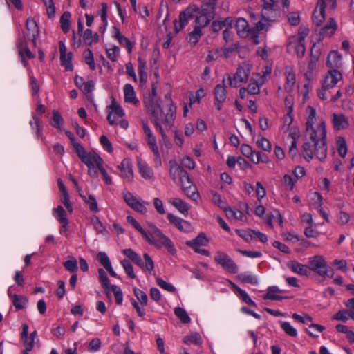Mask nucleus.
I'll return each mask as SVG.
<instances>
[{
  "label": "nucleus",
  "mask_w": 354,
  "mask_h": 354,
  "mask_svg": "<svg viewBox=\"0 0 354 354\" xmlns=\"http://www.w3.org/2000/svg\"><path fill=\"white\" fill-rule=\"evenodd\" d=\"M145 107L151 113L152 121L159 131L162 139L166 141L167 137L165 130L171 129L175 120L176 107L174 105L169 94H167L162 101L154 102V100H145Z\"/></svg>",
  "instance_id": "nucleus-1"
},
{
  "label": "nucleus",
  "mask_w": 354,
  "mask_h": 354,
  "mask_svg": "<svg viewBox=\"0 0 354 354\" xmlns=\"http://www.w3.org/2000/svg\"><path fill=\"white\" fill-rule=\"evenodd\" d=\"M305 138L306 142L302 146L304 158L310 162L315 156L323 161L327 154L325 122L322 121L315 127L306 128Z\"/></svg>",
  "instance_id": "nucleus-2"
},
{
  "label": "nucleus",
  "mask_w": 354,
  "mask_h": 354,
  "mask_svg": "<svg viewBox=\"0 0 354 354\" xmlns=\"http://www.w3.org/2000/svg\"><path fill=\"white\" fill-rule=\"evenodd\" d=\"M149 229L143 237L149 244L153 245L157 248H165L167 251L174 254L176 250L171 239L165 235L155 225L149 223Z\"/></svg>",
  "instance_id": "nucleus-3"
},
{
  "label": "nucleus",
  "mask_w": 354,
  "mask_h": 354,
  "mask_svg": "<svg viewBox=\"0 0 354 354\" xmlns=\"http://www.w3.org/2000/svg\"><path fill=\"white\" fill-rule=\"evenodd\" d=\"M281 6L288 8L289 0H263L262 18L266 21H276L280 16Z\"/></svg>",
  "instance_id": "nucleus-4"
},
{
  "label": "nucleus",
  "mask_w": 354,
  "mask_h": 354,
  "mask_svg": "<svg viewBox=\"0 0 354 354\" xmlns=\"http://www.w3.org/2000/svg\"><path fill=\"white\" fill-rule=\"evenodd\" d=\"M342 78V74L337 69L330 70L323 81L322 88L317 91L319 97L323 100H327L326 91L333 89Z\"/></svg>",
  "instance_id": "nucleus-5"
},
{
  "label": "nucleus",
  "mask_w": 354,
  "mask_h": 354,
  "mask_svg": "<svg viewBox=\"0 0 354 354\" xmlns=\"http://www.w3.org/2000/svg\"><path fill=\"white\" fill-rule=\"evenodd\" d=\"M73 147L79 158L88 167L95 165L97 167L103 165V160L95 151L86 152L80 144H73Z\"/></svg>",
  "instance_id": "nucleus-6"
},
{
  "label": "nucleus",
  "mask_w": 354,
  "mask_h": 354,
  "mask_svg": "<svg viewBox=\"0 0 354 354\" xmlns=\"http://www.w3.org/2000/svg\"><path fill=\"white\" fill-rule=\"evenodd\" d=\"M250 74V66L249 64L243 63L238 67L233 80L230 75H227L228 84L234 87L238 86L239 83H245L248 80Z\"/></svg>",
  "instance_id": "nucleus-7"
},
{
  "label": "nucleus",
  "mask_w": 354,
  "mask_h": 354,
  "mask_svg": "<svg viewBox=\"0 0 354 354\" xmlns=\"http://www.w3.org/2000/svg\"><path fill=\"white\" fill-rule=\"evenodd\" d=\"M214 261L221 265L226 271L236 274L238 272V266L227 254L218 251L214 256Z\"/></svg>",
  "instance_id": "nucleus-8"
},
{
  "label": "nucleus",
  "mask_w": 354,
  "mask_h": 354,
  "mask_svg": "<svg viewBox=\"0 0 354 354\" xmlns=\"http://www.w3.org/2000/svg\"><path fill=\"white\" fill-rule=\"evenodd\" d=\"M308 269L315 272L322 277H325L328 274V265L322 256H314L308 263Z\"/></svg>",
  "instance_id": "nucleus-9"
},
{
  "label": "nucleus",
  "mask_w": 354,
  "mask_h": 354,
  "mask_svg": "<svg viewBox=\"0 0 354 354\" xmlns=\"http://www.w3.org/2000/svg\"><path fill=\"white\" fill-rule=\"evenodd\" d=\"M225 79L223 78L222 84H217L214 89V106L218 111L223 107V104L225 102L227 97Z\"/></svg>",
  "instance_id": "nucleus-10"
},
{
  "label": "nucleus",
  "mask_w": 354,
  "mask_h": 354,
  "mask_svg": "<svg viewBox=\"0 0 354 354\" xmlns=\"http://www.w3.org/2000/svg\"><path fill=\"white\" fill-rule=\"evenodd\" d=\"M26 34H23L27 39L30 40L34 47L37 46V37L39 36V30L37 24L35 19L32 17H28L26 23Z\"/></svg>",
  "instance_id": "nucleus-11"
},
{
  "label": "nucleus",
  "mask_w": 354,
  "mask_h": 354,
  "mask_svg": "<svg viewBox=\"0 0 354 354\" xmlns=\"http://www.w3.org/2000/svg\"><path fill=\"white\" fill-rule=\"evenodd\" d=\"M17 48L19 55L21 57V61L24 65H26L27 64L26 58L32 59L35 57V55L28 47L26 38L24 35H21L19 37L17 42Z\"/></svg>",
  "instance_id": "nucleus-12"
},
{
  "label": "nucleus",
  "mask_w": 354,
  "mask_h": 354,
  "mask_svg": "<svg viewBox=\"0 0 354 354\" xmlns=\"http://www.w3.org/2000/svg\"><path fill=\"white\" fill-rule=\"evenodd\" d=\"M180 183L184 192L190 198L196 199L198 196V193L196 192V187L192 185V182L187 171H184L178 180Z\"/></svg>",
  "instance_id": "nucleus-13"
},
{
  "label": "nucleus",
  "mask_w": 354,
  "mask_h": 354,
  "mask_svg": "<svg viewBox=\"0 0 354 354\" xmlns=\"http://www.w3.org/2000/svg\"><path fill=\"white\" fill-rule=\"evenodd\" d=\"M266 82V75L261 73L254 74L248 86L247 91L250 95H257L260 93V88Z\"/></svg>",
  "instance_id": "nucleus-14"
},
{
  "label": "nucleus",
  "mask_w": 354,
  "mask_h": 354,
  "mask_svg": "<svg viewBox=\"0 0 354 354\" xmlns=\"http://www.w3.org/2000/svg\"><path fill=\"white\" fill-rule=\"evenodd\" d=\"M111 111L107 116V120L111 125L117 124L118 120L124 115L122 108L118 105L115 101H113L111 105L108 106Z\"/></svg>",
  "instance_id": "nucleus-15"
},
{
  "label": "nucleus",
  "mask_w": 354,
  "mask_h": 354,
  "mask_svg": "<svg viewBox=\"0 0 354 354\" xmlns=\"http://www.w3.org/2000/svg\"><path fill=\"white\" fill-rule=\"evenodd\" d=\"M194 18L193 10L190 8H187L181 12L179 15V21H176L174 24L175 30L177 32L182 30L185 26L188 24L189 20Z\"/></svg>",
  "instance_id": "nucleus-16"
},
{
  "label": "nucleus",
  "mask_w": 354,
  "mask_h": 354,
  "mask_svg": "<svg viewBox=\"0 0 354 354\" xmlns=\"http://www.w3.org/2000/svg\"><path fill=\"white\" fill-rule=\"evenodd\" d=\"M325 7L324 1H318L317 7L313 13V23L316 26H319L325 19Z\"/></svg>",
  "instance_id": "nucleus-17"
},
{
  "label": "nucleus",
  "mask_w": 354,
  "mask_h": 354,
  "mask_svg": "<svg viewBox=\"0 0 354 354\" xmlns=\"http://www.w3.org/2000/svg\"><path fill=\"white\" fill-rule=\"evenodd\" d=\"M118 167L121 172V176L128 182H131L133 178L131 160L127 158L124 159Z\"/></svg>",
  "instance_id": "nucleus-18"
},
{
  "label": "nucleus",
  "mask_w": 354,
  "mask_h": 354,
  "mask_svg": "<svg viewBox=\"0 0 354 354\" xmlns=\"http://www.w3.org/2000/svg\"><path fill=\"white\" fill-rule=\"evenodd\" d=\"M167 218L171 223L174 225L181 232H187L191 230V225L189 222L169 213Z\"/></svg>",
  "instance_id": "nucleus-19"
},
{
  "label": "nucleus",
  "mask_w": 354,
  "mask_h": 354,
  "mask_svg": "<svg viewBox=\"0 0 354 354\" xmlns=\"http://www.w3.org/2000/svg\"><path fill=\"white\" fill-rule=\"evenodd\" d=\"M248 26V22L244 18H238L235 24L237 34L244 38L248 37L250 32L252 33V29H250Z\"/></svg>",
  "instance_id": "nucleus-20"
},
{
  "label": "nucleus",
  "mask_w": 354,
  "mask_h": 354,
  "mask_svg": "<svg viewBox=\"0 0 354 354\" xmlns=\"http://www.w3.org/2000/svg\"><path fill=\"white\" fill-rule=\"evenodd\" d=\"M28 326L26 324L22 325V331L21 333V339L23 342L24 348L26 351H30L32 350L35 344V341L32 337H30L28 335Z\"/></svg>",
  "instance_id": "nucleus-21"
},
{
  "label": "nucleus",
  "mask_w": 354,
  "mask_h": 354,
  "mask_svg": "<svg viewBox=\"0 0 354 354\" xmlns=\"http://www.w3.org/2000/svg\"><path fill=\"white\" fill-rule=\"evenodd\" d=\"M145 263L143 262L140 256L133 261L137 266L140 267L142 270H147L149 272H151L154 269V263L150 256L147 253H145L143 255Z\"/></svg>",
  "instance_id": "nucleus-22"
},
{
  "label": "nucleus",
  "mask_w": 354,
  "mask_h": 354,
  "mask_svg": "<svg viewBox=\"0 0 354 354\" xmlns=\"http://www.w3.org/2000/svg\"><path fill=\"white\" fill-rule=\"evenodd\" d=\"M337 28L336 21L333 18H330L327 24L321 28L319 36L322 37H331L335 33Z\"/></svg>",
  "instance_id": "nucleus-23"
},
{
  "label": "nucleus",
  "mask_w": 354,
  "mask_h": 354,
  "mask_svg": "<svg viewBox=\"0 0 354 354\" xmlns=\"http://www.w3.org/2000/svg\"><path fill=\"white\" fill-rule=\"evenodd\" d=\"M327 66L333 69H336L342 66V56L337 51H332L327 57Z\"/></svg>",
  "instance_id": "nucleus-24"
},
{
  "label": "nucleus",
  "mask_w": 354,
  "mask_h": 354,
  "mask_svg": "<svg viewBox=\"0 0 354 354\" xmlns=\"http://www.w3.org/2000/svg\"><path fill=\"white\" fill-rule=\"evenodd\" d=\"M333 124L337 130L346 129L349 126L348 120L342 114L334 113L333 115Z\"/></svg>",
  "instance_id": "nucleus-25"
},
{
  "label": "nucleus",
  "mask_w": 354,
  "mask_h": 354,
  "mask_svg": "<svg viewBox=\"0 0 354 354\" xmlns=\"http://www.w3.org/2000/svg\"><path fill=\"white\" fill-rule=\"evenodd\" d=\"M202 15L199 17H197L195 19V27H199L201 29L202 27H205L207 26L212 19H213L214 14L210 13L207 11H201Z\"/></svg>",
  "instance_id": "nucleus-26"
},
{
  "label": "nucleus",
  "mask_w": 354,
  "mask_h": 354,
  "mask_svg": "<svg viewBox=\"0 0 354 354\" xmlns=\"http://www.w3.org/2000/svg\"><path fill=\"white\" fill-rule=\"evenodd\" d=\"M287 267L293 272L300 275L306 276L308 272V267L296 261H291L287 263Z\"/></svg>",
  "instance_id": "nucleus-27"
},
{
  "label": "nucleus",
  "mask_w": 354,
  "mask_h": 354,
  "mask_svg": "<svg viewBox=\"0 0 354 354\" xmlns=\"http://www.w3.org/2000/svg\"><path fill=\"white\" fill-rule=\"evenodd\" d=\"M8 295L12 299V304L17 310L24 308L28 304V298L24 295H12L10 292H8Z\"/></svg>",
  "instance_id": "nucleus-28"
},
{
  "label": "nucleus",
  "mask_w": 354,
  "mask_h": 354,
  "mask_svg": "<svg viewBox=\"0 0 354 354\" xmlns=\"http://www.w3.org/2000/svg\"><path fill=\"white\" fill-rule=\"evenodd\" d=\"M184 171L182 166L178 165L175 161H169V175L174 182L180 179Z\"/></svg>",
  "instance_id": "nucleus-29"
},
{
  "label": "nucleus",
  "mask_w": 354,
  "mask_h": 354,
  "mask_svg": "<svg viewBox=\"0 0 354 354\" xmlns=\"http://www.w3.org/2000/svg\"><path fill=\"white\" fill-rule=\"evenodd\" d=\"M113 29L115 30L114 37L117 39V40L118 41L119 44L121 46L125 47L127 49L128 52L131 53L132 51L133 46L130 40L120 34L119 28L114 26Z\"/></svg>",
  "instance_id": "nucleus-30"
},
{
  "label": "nucleus",
  "mask_w": 354,
  "mask_h": 354,
  "mask_svg": "<svg viewBox=\"0 0 354 354\" xmlns=\"http://www.w3.org/2000/svg\"><path fill=\"white\" fill-rule=\"evenodd\" d=\"M124 95L126 102L136 104L138 102L133 87L130 84H127L124 86Z\"/></svg>",
  "instance_id": "nucleus-31"
},
{
  "label": "nucleus",
  "mask_w": 354,
  "mask_h": 354,
  "mask_svg": "<svg viewBox=\"0 0 354 354\" xmlns=\"http://www.w3.org/2000/svg\"><path fill=\"white\" fill-rule=\"evenodd\" d=\"M138 73L140 76V80L142 83H145L147 79V61L145 58L142 56H139L138 59Z\"/></svg>",
  "instance_id": "nucleus-32"
},
{
  "label": "nucleus",
  "mask_w": 354,
  "mask_h": 354,
  "mask_svg": "<svg viewBox=\"0 0 354 354\" xmlns=\"http://www.w3.org/2000/svg\"><path fill=\"white\" fill-rule=\"evenodd\" d=\"M138 167L139 169V172L142 178L149 180L153 177V172L146 162H143L141 160H138Z\"/></svg>",
  "instance_id": "nucleus-33"
},
{
  "label": "nucleus",
  "mask_w": 354,
  "mask_h": 354,
  "mask_svg": "<svg viewBox=\"0 0 354 354\" xmlns=\"http://www.w3.org/2000/svg\"><path fill=\"white\" fill-rule=\"evenodd\" d=\"M183 342L185 344L188 346L192 344L201 346L202 344L203 340L199 333H193L189 335L185 336L183 337Z\"/></svg>",
  "instance_id": "nucleus-34"
},
{
  "label": "nucleus",
  "mask_w": 354,
  "mask_h": 354,
  "mask_svg": "<svg viewBox=\"0 0 354 354\" xmlns=\"http://www.w3.org/2000/svg\"><path fill=\"white\" fill-rule=\"evenodd\" d=\"M208 240L203 233L199 234L194 239L187 241V245L192 248H196L201 245H206Z\"/></svg>",
  "instance_id": "nucleus-35"
},
{
  "label": "nucleus",
  "mask_w": 354,
  "mask_h": 354,
  "mask_svg": "<svg viewBox=\"0 0 354 354\" xmlns=\"http://www.w3.org/2000/svg\"><path fill=\"white\" fill-rule=\"evenodd\" d=\"M283 291L277 286H270L267 290V293L263 296L264 299L270 300H281L283 297L279 296L277 293H281Z\"/></svg>",
  "instance_id": "nucleus-36"
},
{
  "label": "nucleus",
  "mask_w": 354,
  "mask_h": 354,
  "mask_svg": "<svg viewBox=\"0 0 354 354\" xmlns=\"http://www.w3.org/2000/svg\"><path fill=\"white\" fill-rule=\"evenodd\" d=\"M170 203L182 214L187 215L189 209V207L187 203L180 198H173Z\"/></svg>",
  "instance_id": "nucleus-37"
},
{
  "label": "nucleus",
  "mask_w": 354,
  "mask_h": 354,
  "mask_svg": "<svg viewBox=\"0 0 354 354\" xmlns=\"http://www.w3.org/2000/svg\"><path fill=\"white\" fill-rule=\"evenodd\" d=\"M147 143L152 151L153 152L156 160H158L160 163V156L158 151V147L156 142V138L153 134L147 137Z\"/></svg>",
  "instance_id": "nucleus-38"
},
{
  "label": "nucleus",
  "mask_w": 354,
  "mask_h": 354,
  "mask_svg": "<svg viewBox=\"0 0 354 354\" xmlns=\"http://www.w3.org/2000/svg\"><path fill=\"white\" fill-rule=\"evenodd\" d=\"M71 17V13L68 11H66L60 17L61 28L64 33H67L69 31Z\"/></svg>",
  "instance_id": "nucleus-39"
},
{
  "label": "nucleus",
  "mask_w": 354,
  "mask_h": 354,
  "mask_svg": "<svg viewBox=\"0 0 354 354\" xmlns=\"http://www.w3.org/2000/svg\"><path fill=\"white\" fill-rule=\"evenodd\" d=\"M201 2V11H207L215 13L217 0H200Z\"/></svg>",
  "instance_id": "nucleus-40"
},
{
  "label": "nucleus",
  "mask_w": 354,
  "mask_h": 354,
  "mask_svg": "<svg viewBox=\"0 0 354 354\" xmlns=\"http://www.w3.org/2000/svg\"><path fill=\"white\" fill-rule=\"evenodd\" d=\"M203 32L199 27H195L194 30L189 34L187 37V41L189 44L195 45L199 41Z\"/></svg>",
  "instance_id": "nucleus-41"
},
{
  "label": "nucleus",
  "mask_w": 354,
  "mask_h": 354,
  "mask_svg": "<svg viewBox=\"0 0 354 354\" xmlns=\"http://www.w3.org/2000/svg\"><path fill=\"white\" fill-rule=\"evenodd\" d=\"M306 112L308 113V117H307V121L306 122V128L315 127V123L316 121V111H315V109L313 107L308 106L306 109Z\"/></svg>",
  "instance_id": "nucleus-42"
},
{
  "label": "nucleus",
  "mask_w": 354,
  "mask_h": 354,
  "mask_svg": "<svg viewBox=\"0 0 354 354\" xmlns=\"http://www.w3.org/2000/svg\"><path fill=\"white\" fill-rule=\"evenodd\" d=\"M97 272L99 275V281L101 283L102 286L109 292L111 286L110 284V281L106 273L102 268H99Z\"/></svg>",
  "instance_id": "nucleus-43"
},
{
  "label": "nucleus",
  "mask_w": 354,
  "mask_h": 354,
  "mask_svg": "<svg viewBox=\"0 0 354 354\" xmlns=\"http://www.w3.org/2000/svg\"><path fill=\"white\" fill-rule=\"evenodd\" d=\"M226 216L229 218H233L235 220L243 221L245 218L244 214L238 209H233L230 207L225 209V210Z\"/></svg>",
  "instance_id": "nucleus-44"
},
{
  "label": "nucleus",
  "mask_w": 354,
  "mask_h": 354,
  "mask_svg": "<svg viewBox=\"0 0 354 354\" xmlns=\"http://www.w3.org/2000/svg\"><path fill=\"white\" fill-rule=\"evenodd\" d=\"M80 196L84 201V202L88 205L89 209L91 212H96L98 211L97 203L95 196L92 194H90L88 198L85 196L80 194Z\"/></svg>",
  "instance_id": "nucleus-45"
},
{
  "label": "nucleus",
  "mask_w": 354,
  "mask_h": 354,
  "mask_svg": "<svg viewBox=\"0 0 354 354\" xmlns=\"http://www.w3.org/2000/svg\"><path fill=\"white\" fill-rule=\"evenodd\" d=\"M95 82L93 80H89L84 84V86L81 88L82 93L86 95L87 100H92V91L94 89Z\"/></svg>",
  "instance_id": "nucleus-46"
},
{
  "label": "nucleus",
  "mask_w": 354,
  "mask_h": 354,
  "mask_svg": "<svg viewBox=\"0 0 354 354\" xmlns=\"http://www.w3.org/2000/svg\"><path fill=\"white\" fill-rule=\"evenodd\" d=\"M68 259L63 263V266L66 270L69 271L70 272L74 273L78 269L77 261L73 257L69 256L68 257Z\"/></svg>",
  "instance_id": "nucleus-47"
},
{
  "label": "nucleus",
  "mask_w": 354,
  "mask_h": 354,
  "mask_svg": "<svg viewBox=\"0 0 354 354\" xmlns=\"http://www.w3.org/2000/svg\"><path fill=\"white\" fill-rule=\"evenodd\" d=\"M174 313L176 316L180 319V321L184 324L189 323L191 321L190 317L187 315L185 310L180 307H177L174 309Z\"/></svg>",
  "instance_id": "nucleus-48"
},
{
  "label": "nucleus",
  "mask_w": 354,
  "mask_h": 354,
  "mask_svg": "<svg viewBox=\"0 0 354 354\" xmlns=\"http://www.w3.org/2000/svg\"><path fill=\"white\" fill-rule=\"evenodd\" d=\"M337 151L339 156L344 158L347 153V146L345 139L343 137H338L337 138Z\"/></svg>",
  "instance_id": "nucleus-49"
},
{
  "label": "nucleus",
  "mask_w": 354,
  "mask_h": 354,
  "mask_svg": "<svg viewBox=\"0 0 354 354\" xmlns=\"http://www.w3.org/2000/svg\"><path fill=\"white\" fill-rule=\"evenodd\" d=\"M238 279L243 283H247L252 285H257L258 283V279L255 276L245 273L239 274Z\"/></svg>",
  "instance_id": "nucleus-50"
},
{
  "label": "nucleus",
  "mask_w": 354,
  "mask_h": 354,
  "mask_svg": "<svg viewBox=\"0 0 354 354\" xmlns=\"http://www.w3.org/2000/svg\"><path fill=\"white\" fill-rule=\"evenodd\" d=\"M272 21H266L263 18L262 20L257 22L254 27L252 28V33H256L261 30H267Z\"/></svg>",
  "instance_id": "nucleus-51"
},
{
  "label": "nucleus",
  "mask_w": 354,
  "mask_h": 354,
  "mask_svg": "<svg viewBox=\"0 0 354 354\" xmlns=\"http://www.w3.org/2000/svg\"><path fill=\"white\" fill-rule=\"evenodd\" d=\"M281 327L283 329V330L288 335L295 337L297 335V330L290 325V324L288 322H283L281 323Z\"/></svg>",
  "instance_id": "nucleus-52"
},
{
  "label": "nucleus",
  "mask_w": 354,
  "mask_h": 354,
  "mask_svg": "<svg viewBox=\"0 0 354 354\" xmlns=\"http://www.w3.org/2000/svg\"><path fill=\"white\" fill-rule=\"evenodd\" d=\"M72 53H68L67 55H64V57L62 59L60 57L61 65L65 67V69L68 71H71L73 69L72 64Z\"/></svg>",
  "instance_id": "nucleus-53"
},
{
  "label": "nucleus",
  "mask_w": 354,
  "mask_h": 354,
  "mask_svg": "<svg viewBox=\"0 0 354 354\" xmlns=\"http://www.w3.org/2000/svg\"><path fill=\"white\" fill-rule=\"evenodd\" d=\"M54 213L55 218L59 223H66V221L68 220L66 212L61 205L54 209Z\"/></svg>",
  "instance_id": "nucleus-54"
},
{
  "label": "nucleus",
  "mask_w": 354,
  "mask_h": 354,
  "mask_svg": "<svg viewBox=\"0 0 354 354\" xmlns=\"http://www.w3.org/2000/svg\"><path fill=\"white\" fill-rule=\"evenodd\" d=\"M133 292L137 299L140 301L142 306H145L147 304L148 298L145 292L137 288H133Z\"/></svg>",
  "instance_id": "nucleus-55"
},
{
  "label": "nucleus",
  "mask_w": 354,
  "mask_h": 354,
  "mask_svg": "<svg viewBox=\"0 0 354 354\" xmlns=\"http://www.w3.org/2000/svg\"><path fill=\"white\" fill-rule=\"evenodd\" d=\"M315 46V44H314L311 48V52H310V54H311V58H310V61L308 64V70L310 71H313V70L315 69L316 68V65H317V62L319 59V51H317L315 54L313 53V50H314V48Z\"/></svg>",
  "instance_id": "nucleus-56"
},
{
  "label": "nucleus",
  "mask_w": 354,
  "mask_h": 354,
  "mask_svg": "<svg viewBox=\"0 0 354 354\" xmlns=\"http://www.w3.org/2000/svg\"><path fill=\"white\" fill-rule=\"evenodd\" d=\"M236 234L245 239L247 241H249L254 239V230L248 229L246 230H236Z\"/></svg>",
  "instance_id": "nucleus-57"
},
{
  "label": "nucleus",
  "mask_w": 354,
  "mask_h": 354,
  "mask_svg": "<svg viewBox=\"0 0 354 354\" xmlns=\"http://www.w3.org/2000/svg\"><path fill=\"white\" fill-rule=\"evenodd\" d=\"M352 310H339L334 316L333 319L342 322H346L350 318Z\"/></svg>",
  "instance_id": "nucleus-58"
},
{
  "label": "nucleus",
  "mask_w": 354,
  "mask_h": 354,
  "mask_svg": "<svg viewBox=\"0 0 354 354\" xmlns=\"http://www.w3.org/2000/svg\"><path fill=\"white\" fill-rule=\"evenodd\" d=\"M97 259L100 261V263L103 266L105 269L111 266V263L110 259L107 254L104 252H100L97 254Z\"/></svg>",
  "instance_id": "nucleus-59"
},
{
  "label": "nucleus",
  "mask_w": 354,
  "mask_h": 354,
  "mask_svg": "<svg viewBox=\"0 0 354 354\" xmlns=\"http://www.w3.org/2000/svg\"><path fill=\"white\" fill-rule=\"evenodd\" d=\"M84 59L91 70L95 69V64L94 62L93 55L90 49H86L84 53Z\"/></svg>",
  "instance_id": "nucleus-60"
},
{
  "label": "nucleus",
  "mask_w": 354,
  "mask_h": 354,
  "mask_svg": "<svg viewBox=\"0 0 354 354\" xmlns=\"http://www.w3.org/2000/svg\"><path fill=\"white\" fill-rule=\"evenodd\" d=\"M257 146L265 151H270L272 145L270 142L264 137H260L257 141Z\"/></svg>",
  "instance_id": "nucleus-61"
},
{
  "label": "nucleus",
  "mask_w": 354,
  "mask_h": 354,
  "mask_svg": "<svg viewBox=\"0 0 354 354\" xmlns=\"http://www.w3.org/2000/svg\"><path fill=\"white\" fill-rule=\"evenodd\" d=\"M156 283L161 288L168 292H174L176 291V288L173 285L165 281L160 277H156Z\"/></svg>",
  "instance_id": "nucleus-62"
},
{
  "label": "nucleus",
  "mask_w": 354,
  "mask_h": 354,
  "mask_svg": "<svg viewBox=\"0 0 354 354\" xmlns=\"http://www.w3.org/2000/svg\"><path fill=\"white\" fill-rule=\"evenodd\" d=\"M121 264L125 270L126 274L131 278L135 279L136 274L133 272V266L128 260H123L121 261Z\"/></svg>",
  "instance_id": "nucleus-63"
},
{
  "label": "nucleus",
  "mask_w": 354,
  "mask_h": 354,
  "mask_svg": "<svg viewBox=\"0 0 354 354\" xmlns=\"http://www.w3.org/2000/svg\"><path fill=\"white\" fill-rule=\"evenodd\" d=\"M283 181L285 186L290 190H292L295 187V184L297 182V178L289 174H285L283 178Z\"/></svg>",
  "instance_id": "nucleus-64"
}]
</instances>
